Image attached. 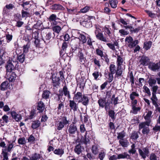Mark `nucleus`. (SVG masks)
I'll list each match as a JSON object with an SVG mask.
<instances>
[{
    "instance_id": "40",
    "label": "nucleus",
    "mask_w": 160,
    "mask_h": 160,
    "mask_svg": "<svg viewBox=\"0 0 160 160\" xmlns=\"http://www.w3.org/2000/svg\"><path fill=\"white\" fill-rule=\"evenodd\" d=\"M109 71L110 72L109 73L114 74L116 72V67L113 64H111L109 67Z\"/></svg>"
},
{
    "instance_id": "38",
    "label": "nucleus",
    "mask_w": 160,
    "mask_h": 160,
    "mask_svg": "<svg viewBox=\"0 0 160 160\" xmlns=\"http://www.w3.org/2000/svg\"><path fill=\"white\" fill-rule=\"evenodd\" d=\"M31 44L26 43L23 46V53H27L29 51V48H30Z\"/></svg>"
},
{
    "instance_id": "17",
    "label": "nucleus",
    "mask_w": 160,
    "mask_h": 160,
    "mask_svg": "<svg viewBox=\"0 0 160 160\" xmlns=\"http://www.w3.org/2000/svg\"><path fill=\"white\" fill-rule=\"evenodd\" d=\"M52 34H54V33H52L50 32H49L46 34V36L43 39L45 43H48L49 42V40L52 36Z\"/></svg>"
},
{
    "instance_id": "41",
    "label": "nucleus",
    "mask_w": 160,
    "mask_h": 160,
    "mask_svg": "<svg viewBox=\"0 0 160 160\" xmlns=\"http://www.w3.org/2000/svg\"><path fill=\"white\" fill-rule=\"evenodd\" d=\"M2 154L3 156V159L2 160H8V153L6 152V149H2Z\"/></svg>"
},
{
    "instance_id": "22",
    "label": "nucleus",
    "mask_w": 160,
    "mask_h": 160,
    "mask_svg": "<svg viewBox=\"0 0 160 160\" xmlns=\"http://www.w3.org/2000/svg\"><path fill=\"white\" fill-rule=\"evenodd\" d=\"M51 9L53 10H63L64 9L63 7L59 4H54L51 7Z\"/></svg>"
},
{
    "instance_id": "56",
    "label": "nucleus",
    "mask_w": 160,
    "mask_h": 160,
    "mask_svg": "<svg viewBox=\"0 0 160 160\" xmlns=\"http://www.w3.org/2000/svg\"><path fill=\"white\" fill-rule=\"evenodd\" d=\"M104 31L106 34L109 37H110L111 36V33L110 31L111 28H108L106 27H105L104 28Z\"/></svg>"
},
{
    "instance_id": "48",
    "label": "nucleus",
    "mask_w": 160,
    "mask_h": 160,
    "mask_svg": "<svg viewBox=\"0 0 160 160\" xmlns=\"http://www.w3.org/2000/svg\"><path fill=\"white\" fill-rule=\"evenodd\" d=\"M115 112L113 110H110L108 112V116L113 121L115 119Z\"/></svg>"
},
{
    "instance_id": "18",
    "label": "nucleus",
    "mask_w": 160,
    "mask_h": 160,
    "mask_svg": "<svg viewBox=\"0 0 160 160\" xmlns=\"http://www.w3.org/2000/svg\"><path fill=\"white\" fill-rule=\"evenodd\" d=\"M8 78L9 82H12L14 81L16 78V73L14 72H9L8 74Z\"/></svg>"
},
{
    "instance_id": "20",
    "label": "nucleus",
    "mask_w": 160,
    "mask_h": 160,
    "mask_svg": "<svg viewBox=\"0 0 160 160\" xmlns=\"http://www.w3.org/2000/svg\"><path fill=\"white\" fill-rule=\"evenodd\" d=\"M122 72L123 70L121 68V66H117L115 72V77L118 78L119 77L121 76Z\"/></svg>"
},
{
    "instance_id": "13",
    "label": "nucleus",
    "mask_w": 160,
    "mask_h": 160,
    "mask_svg": "<svg viewBox=\"0 0 160 160\" xmlns=\"http://www.w3.org/2000/svg\"><path fill=\"white\" fill-rule=\"evenodd\" d=\"M118 155V159H131V157L126 152L119 154Z\"/></svg>"
},
{
    "instance_id": "31",
    "label": "nucleus",
    "mask_w": 160,
    "mask_h": 160,
    "mask_svg": "<svg viewBox=\"0 0 160 160\" xmlns=\"http://www.w3.org/2000/svg\"><path fill=\"white\" fill-rule=\"evenodd\" d=\"M117 66H121V65L122 64L123 61V59L120 55L117 54Z\"/></svg>"
},
{
    "instance_id": "59",
    "label": "nucleus",
    "mask_w": 160,
    "mask_h": 160,
    "mask_svg": "<svg viewBox=\"0 0 160 160\" xmlns=\"http://www.w3.org/2000/svg\"><path fill=\"white\" fill-rule=\"evenodd\" d=\"M15 141H13L12 143L8 144V146L7 148L5 149H6V151H7L8 152H10L11 151V150L13 147L14 145L13 143Z\"/></svg>"
},
{
    "instance_id": "21",
    "label": "nucleus",
    "mask_w": 160,
    "mask_h": 160,
    "mask_svg": "<svg viewBox=\"0 0 160 160\" xmlns=\"http://www.w3.org/2000/svg\"><path fill=\"white\" fill-rule=\"evenodd\" d=\"M107 45L108 47L113 51L116 50L115 46H118V42L116 41H115L113 43H107Z\"/></svg>"
},
{
    "instance_id": "6",
    "label": "nucleus",
    "mask_w": 160,
    "mask_h": 160,
    "mask_svg": "<svg viewBox=\"0 0 160 160\" xmlns=\"http://www.w3.org/2000/svg\"><path fill=\"white\" fill-rule=\"evenodd\" d=\"M77 56L80 63L81 64H84L86 61V55L81 50L78 52Z\"/></svg>"
},
{
    "instance_id": "29",
    "label": "nucleus",
    "mask_w": 160,
    "mask_h": 160,
    "mask_svg": "<svg viewBox=\"0 0 160 160\" xmlns=\"http://www.w3.org/2000/svg\"><path fill=\"white\" fill-rule=\"evenodd\" d=\"M80 102H82V104L86 106L87 105L89 102L88 97L85 95H83Z\"/></svg>"
},
{
    "instance_id": "7",
    "label": "nucleus",
    "mask_w": 160,
    "mask_h": 160,
    "mask_svg": "<svg viewBox=\"0 0 160 160\" xmlns=\"http://www.w3.org/2000/svg\"><path fill=\"white\" fill-rule=\"evenodd\" d=\"M149 68L153 71H158L160 70V62L155 63L151 62L148 66Z\"/></svg>"
},
{
    "instance_id": "55",
    "label": "nucleus",
    "mask_w": 160,
    "mask_h": 160,
    "mask_svg": "<svg viewBox=\"0 0 160 160\" xmlns=\"http://www.w3.org/2000/svg\"><path fill=\"white\" fill-rule=\"evenodd\" d=\"M18 143L19 144L24 145L26 143V141L24 138H20L18 140Z\"/></svg>"
},
{
    "instance_id": "26",
    "label": "nucleus",
    "mask_w": 160,
    "mask_h": 160,
    "mask_svg": "<svg viewBox=\"0 0 160 160\" xmlns=\"http://www.w3.org/2000/svg\"><path fill=\"white\" fill-rule=\"evenodd\" d=\"M31 160H38L42 158V156L37 153L32 154L30 157Z\"/></svg>"
},
{
    "instance_id": "10",
    "label": "nucleus",
    "mask_w": 160,
    "mask_h": 160,
    "mask_svg": "<svg viewBox=\"0 0 160 160\" xmlns=\"http://www.w3.org/2000/svg\"><path fill=\"white\" fill-rule=\"evenodd\" d=\"M77 131L78 130L76 126L74 124H71L69 126L68 129V132L69 133V136H70L75 134L76 132H77Z\"/></svg>"
},
{
    "instance_id": "14",
    "label": "nucleus",
    "mask_w": 160,
    "mask_h": 160,
    "mask_svg": "<svg viewBox=\"0 0 160 160\" xmlns=\"http://www.w3.org/2000/svg\"><path fill=\"white\" fill-rule=\"evenodd\" d=\"M52 83L54 87L59 86L60 84V79L59 77H57L55 75H52Z\"/></svg>"
},
{
    "instance_id": "58",
    "label": "nucleus",
    "mask_w": 160,
    "mask_h": 160,
    "mask_svg": "<svg viewBox=\"0 0 160 160\" xmlns=\"http://www.w3.org/2000/svg\"><path fill=\"white\" fill-rule=\"evenodd\" d=\"M101 72H99L98 71H95L92 74V76H93L94 79L96 80H97V79L100 75H101Z\"/></svg>"
},
{
    "instance_id": "64",
    "label": "nucleus",
    "mask_w": 160,
    "mask_h": 160,
    "mask_svg": "<svg viewBox=\"0 0 160 160\" xmlns=\"http://www.w3.org/2000/svg\"><path fill=\"white\" fill-rule=\"evenodd\" d=\"M105 156V153L103 151H102L99 153L98 157L100 160H103Z\"/></svg>"
},
{
    "instance_id": "44",
    "label": "nucleus",
    "mask_w": 160,
    "mask_h": 160,
    "mask_svg": "<svg viewBox=\"0 0 160 160\" xmlns=\"http://www.w3.org/2000/svg\"><path fill=\"white\" fill-rule=\"evenodd\" d=\"M120 144L123 147H126L128 144V141L125 140H121L119 141Z\"/></svg>"
},
{
    "instance_id": "19",
    "label": "nucleus",
    "mask_w": 160,
    "mask_h": 160,
    "mask_svg": "<svg viewBox=\"0 0 160 160\" xmlns=\"http://www.w3.org/2000/svg\"><path fill=\"white\" fill-rule=\"evenodd\" d=\"M152 97L151 98V99L152 101V104L155 107H157L158 105L157 103L158 99L156 97V93H152Z\"/></svg>"
},
{
    "instance_id": "37",
    "label": "nucleus",
    "mask_w": 160,
    "mask_h": 160,
    "mask_svg": "<svg viewBox=\"0 0 160 160\" xmlns=\"http://www.w3.org/2000/svg\"><path fill=\"white\" fill-rule=\"evenodd\" d=\"M40 125V123L39 121H33L32 124V128L33 129H35L38 127Z\"/></svg>"
},
{
    "instance_id": "3",
    "label": "nucleus",
    "mask_w": 160,
    "mask_h": 160,
    "mask_svg": "<svg viewBox=\"0 0 160 160\" xmlns=\"http://www.w3.org/2000/svg\"><path fill=\"white\" fill-rule=\"evenodd\" d=\"M101 30L98 27H96V30L94 33L96 35V38L98 40L107 42H108L107 38L104 37L102 33L101 32Z\"/></svg>"
},
{
    "instance_id": "52",
    "label": "nucleus",
    "mask_w": 160,
    "mask_h": 160,
    "mask_svg": "<svg viewBox=\"0 0 160 160\" xmlns=\"http://www.w3.org/2000/svg\"><path fill=\"white\" fill-rule=\"evenodd\" d=\"M138 93L135 92H133L130 95V98L131 100H133L135 98V97H138Z\"/></svg>"
},
{
    "instance_id": "57",
    "label": "nucleus",
    "mask_w": 160,
    "mask_h": 160,
    "mask_svg": "<svg viewBox=\"0 0 160 160\" xmlns=\"http://www.w3.org/2000/svg\"><path fill=\"white\" fill-rule=\"evenodd\" d=\"M90 9V7L88 6H86L84 8H81L80 10V12L85 13L88 12Z\"/></svg>"
},
{
    "instance_id": "11",
    "label": "nucleus",
    "mask_w": 160,
    "mask_h": 160,
    "mask_svg": "<svg viewBox=\"0 0 160 160\" xmlns=\"http://www.w3.org/2000/svg\"><path fill=\"white\" fill-rule=\"evenodd\" d=\"M76 36L79 37V39L83 43H86L87 39L86 37L83 34L80 33L77 30L75 31Z\"/></svg>"
},
{
    "instance_id": "49",
    "label": "nucleus",
    "mask_w": 160,
    "mask_h": 160,
    "mask_svg": "<svg viewBox=\"0 0 160 160\" xmlns=\"http://www.w3.org/2000/svg\"><path fill=\"white\" fill-rule=\"evenodd\" d=\"M156 82V79H155L152 78H150L148 81L149 85L151 87H152L153 85L155 84Z\"/></svg>"
},
{
    "instance_id": "47",
    "label": "nucleus",
    "mask_w": 160,
    "mask_h": 160,
    "mask_svg": "<svg viewBox=\"0 0 160 160\" xmlns=\"http://www.w3.org/2000/svg\"><path fill=\"white\" fill-rule=\"evenodd\" d=\"M138 43V40H135L134 41H132L131 43H129L128 46L130 48H132L135 47L136 45Z\"/></svg>"
},
{
    "instance_id": "28",
    "label": "nucleus",
    "mask_w": 160,
    "mask_h": 160,
    "mask_svg": "<svg viewBox=\"0 0 160 160\" xmlns=\"http://www.w3.org/2000/svg\"><path fill=\"white\" fill-rule=\"evenodd\" d=\"M56 95L57 96L56 97H55V99H56V100L59 102H62V101L64 102L65 100V99H62V96L63 95V94L62 92L60 93L59 94H56Z\"/></svg>"
},
{
    "instance_id": "4",
    "label": "nucleus",
    "mask_w": 160,
    "mask_h": 160,
    "mask_svg": "<svg viewBox=\"0 0 160 160\" xmlns=\"http://www.w3.org/2000/svg\"><path fill=\"white\" fill-rule=\"evenodd\" d=\"M98 103L100 107L104 108L106 111L110 108V101H106L105 98H100L98 101Z\"/></svg>"
},
{
    "instance_id": "51",
    "label": "nucleus",
    "mask_w": 160,
    "mask_h": 160,
    "mask_svg": "<svg viewBox=\"0 0 160 160\" xmlns=\"http://www.w3.org/2000/svg\"><path fill=\"white\" fill-rule=\"evenodd\" d=\"M52 30L54 32L59 33L61 30V28L59 26H55L52 27Z\"/></svg>"
},
{
    "instance_id": "25",
    "label": "nucleus",
    "mask_w": 160,
    "mask_h": 160,
    "mask_svg": "<svg viewBox=\"0 0 160 160\" xmlns=\"http://www.w3.org/2000/svg\"><path fill=\"white\" fill-rule=\"evenodd\" d=\"M54 153L56 155L60 156V157L64 154V149L62 148H58L55 149L53 151Z\"/></svg>"
},
{
    "instance_id": "63",
    "label": "nucleus",
    "mask_w": 160,
    "mask_h": 160,
    "mask_svg": "<svg viewBox=\"0 0 160 160\" xmlns=\"http://www.w3.org/2000/svg\"><path fill=\"white\" fill-rule=\"evenodd\" d=\"M119 32L120 33L121 35H127L129 34L128 31H126L123 29L120 30Z\"/></svg>"
},
{
    "instance_id": "53",
    "label": "nucleus",
    "mask_w": 160,
    "mask_h": 160,
    "mask_svg": "<svg viewBox=\"0 0 160 160\" xmlns=\"http://www.w3.org/2000/svg\"><path fill=\"white\" fill-rule=\"evenodd\" d=\"M60 120L61 121H60L62 122V123L64 125H66L68 124L69 123V121L68 120H67V118L66 117L63 116L62 117Z\"/></svg>"
},
{
    "instance_id": "33",
    "label": "nucleus",
    "mask_w": 160,
    "mask_h": 160,
    "mask_svg": "<svg viewBox=\"0 0 160 160\" xmlns=\"http://www.w3.org/2000/svg\"><path fill=\"white\" fill-rule=\"evenodd\" d=\"M152 44V42L151 41L146 42H144L143 48L147 50L149 49L151 47Z\"/></svg>"
},
{
    "instance_id": "2",
    "label": "nucleus",
    "mask_w": 160,
    "mask_h": 160,
    "mask_svg": "<svg viewBox=\"0 0 160 160\" xmlns=\"http://www.w3.org/2000/svg\"><path fill=\"white\" fill-rule=\"evenodd\" d=\"M17 61L11 58L9 59L7 63L6 66V70L7 72V74L8 72H12L15 69V66L17 64Z\"/></svg>"
},
{
    "instance_id": "35",
    "label": "nucleus",
    "mask_w": 160,
    "mask_h": 160,
    "mask_svg": "<svg viewBox=\"0 0 160 160\" xmlns=\"http://www.w3.org/2000/svg\"><path fill=\"white\" fill-rule=\"evenodd\" d=\"M141 108L140 107H136V106H133L132 107V110L130 112L134 114H137L138 111L141 110Z\"/></svg>"
},
{
    "instance_id": "8",
    "label": "nucleus",
    "mask_w": 160,
    "mask_h": 160,
    "mask_svg": "<svg viewBox=\"0 0 160 160\" xmlns=\"http://www.w3.org/2000/svg\"><path fill=\"white\" fill-rule=\"evenodd\" d=\"M150 62V59L149 58L144 55L142 56L139 60L140 65L143 66H147L149 64Z\"/></svg>"
},
{
    "instance_id": "54",
    "label": "nucleus",
    "mask_w": 160,
    "mask_h": 160,
    "mask_svg": "<svg viewBox=\"0 0 160 160\" xmlns=\"http://www.w3.org/2000/svg\"><path fill=\"white\" fill-rule=\"evenodd\" d=\"M129 77L130 78V81L131 83V85H133L134 83V77L133 76V73L132 72H131L129 74Z\"/></svg>"
},
{
    "instance_id": "34",
    "label": "nucleus",
    "mask_w": 160,
    "mask_h": 160,
    "mask_svg": "<svg viewBox=\"0 0 160 160\" xmlns=\"http://www.w3.org/2000/svg\"><path fill=\"white\" fill-rule=\"evenodd\" d=\"M65 125L62 123V122L58 121L55 124V126L57 128V129L58 130H62L64 127Z\"/></svg>"
},
{
    "instance_id": "39",
    "label": "nucleus",
    "mask_w": 160,
    "mask_h": 160,
    "mask_svg": "<svg viewBox=\"0 0 160 160\" xmlns=\"http://www.w3.org/2000/svg\"><path fill=\"white\" fill-rule=\"evenodd\" d=\"M92 153L94 155L97 154L98 152V146L96 145H92Z\"/></svg>"
},
{
    "instance_id": "45",
    "label": "nucleus",
    "mask_w": 160,
    "mask_h": 160,
    "mask_svg": "<svg viewBox=\"0 0 160 160\" xmlns=\"http://www.w3.org/2000/svg\"><path fill=\"white\" fill-rule=\"evenodd\" d=\"M117 138L118 139L122 140L123 138L125 136L126 133L124 131L122 132L117 133Z\"/></svg>"
},
{
    "instance_id": "42",
    "label": "nucleus",
    "mask_w": 160,
    "mask_h": 160,
    "mask_svg": "<svg viewBox=\"0 0 160 160\" xmlns=\"http://www.w3.org/2000/svg\"><path fill=\"white\" fill-rule=\"evenodd\" d=\"M152 114V112L151 111H149L148 112L146 116L144 117L145 119L147 120L146 121H150V123L151 122V120L150 119V118L151 117Z\"/></svg>"
},
{
    "instance_id": "16",
    "label": "nucleus",
    "mask_w": 160,
    "mask_h": 160,
    "mask_svg": "<svg viewBox=\"0 0 160 160\" xmlns=\"http://www.w3.org/2000/svg\"><path fill=\"white\" fill-rule=\"evenodd\" d=\"M45 106L44 103L42 101L39 102L37 105V109L39 111V112H43L45 109Z\"/></svg>"
},
{
    "instance_id": "62",
    "label": "nucleus",
    "mask_w": 160,
    "mask_h": 160,
    "mask_svg": "<svg viewBox=\"0 0 160 160\" xmlns=\"http://www.w3.org/2000/svg\"><path fill=\"white\" fill-rule=\"evenodd\" d=\"M96 51L97 55L100 56L101 58L103 57V52L101 50L97 48L96 49Z\"/></svg>"
},
{
    "instance_id": "43",
    "label": "nucleus",
    "mask_w": 160,
    "mask_h": 160,
    "mask_svg": "<svg viewBox=\"0 0 160 160\" xmlns=\"http://www.w3.org/2000/svg\"><path fill=\"white\" fill-rule=\"evenodd\" d=\"M110 5L112 8H115L117 6L118 2L116 0H109Z\"/></svg>"
},
{
    "instance_id": "15",
    "label": "nucleus",
    "mask_w": 160,
    "mask_h": 160,
    "mask_svg": "<svg viewBox=\"0 0 160 160\" xmlns=\"http://www.w3.org/2000/svg\"><path fill=\"white\" fill-rule=\"evenodd\" d=\"M90 131H87L86 132L83 141L84 144H86L87 143H90V139H91L90 137Z\"/></svg>"
},
{
    "instance_id": "23",
    "label": "nucleus",
    "mask_w": 160,
    "mask_h": 160,
    "mask_svg": "<svg viewBox=\"0 0 160 160\" xmlns=\"http://www.w3.org/2000/svg\"><path fill=\"white\" fill-rule=\"evenodd\" d=\"M11 114L12 117L17 121H18L21 119L22 117L20 115L17 114L14 112H12L11 113Z\"/></svg>"
},
{
    "instance_id": "27",
    "label": "nucleus",
    "mask_w": 160,
    "mask_h": 160,
    "mask_svg": "<svg viewBox=\"0 0 160 160\" xmlns=\"http://www.w3.org/2000/svg\"><path fill=\"white\" fill-rule=\"evenodd\" d=\"M82 97V95L80 92H78L75 94L74 96L73 99L78 101V102H80Z\"/></svg>"
},
{
    "instance_id": "36",
    "label": "nucleus",
    "mask_w": 160,
    "mask_h": 160,
    "mask_svg": "<svg viewBox=\"0 0 160 160\" xmlns=\"http://www.w3.org/2000/svg\"><path fill=\"white\" fill-rule=\"evenodd\" d=\"M139 137L138 132L133 131L131 133L130 138L133 140H136Z\"/></svg>"
},
{
    "instance_id": "50",
    "label": "nucleus",
    "mask_w": 160,
    "mask_h": 160,
    "mask_svg": "<svg viewBox=\"0 0 160 160\" xmlns=\"http://www.w3.org/2000/svg\"><path fill=\"white\" fill-rule=\"evenodd\" d=\"M25 55L24 53H23L18 56V59L20 62L22 63L25 60Z\"/></svg>"
},
{
    "instance_id": "60",
    "label": "nucleus",
    "mask_w": 160,
    "mask_h": 160,
    "mask_svg": "<svg viewBox=\"0 0 160 160\" xmlns=\"http://www.w3.org/2000/svg\"><path fill=\"white\" fill-rule=\"evenodd\" d=\"M145 12L148 14V16L151 18H153L155 17V14L153 13L152 12L148 10H145Z\"/></svg>"
},
{
    "instance_id": "32",
    "label": "nucleus",
    "mask_w": 160,
    "mask_h": 160,
    "mask_svg": "<svg viewBox=\"0 0 160 160\" xmlns=\"http://www.w3.org/2000/svg\"><path fill=\"white\" fill-rule=\"evenodd\" d=\"M58 18L57 17V16L54 14H51L48 18L49 21L50 22H52L54 24V22H55V24H56V20L58 19Z\"/></svg>"
},
{
    "instance_id": "24",
    "label": "nucleus",
    "mask_w": 160,
    "mask_h": 160,
    "mask_svg": "<svg viewBox=\"0 0 160 160\" xmlns=\"http://www.w3.org/2000/svg\"><path fill=\"white\" fill-rule=\"evenodd\" d=\"M9 86V83L8 81L2 82L0 85V89L2 91L6 90Z\"/></svg>"
},
{
    "instance_id": "9",
    "label": "nucleus",
    "mask_w": 160,
    "mask_h": 160,
    "mask_svg": "<svg viewBox=\"0 0 160 160\" xmlns=\"http://www.w3.org/2000/svg\"><path fill=\"white\" fill-rule=\"evenodd\" d=\"M69 106L70 108V110H72L74 112L77 111L78 108V105L77 104L74 100H69Z\"/></svg>"
},
{
    "instance_id": "46",
    "label": "nucleus",
    "mask_w": 160,
    "mask_h": 160,
    "mask_svg": "<svg viewBox=\"0 0 160 160\" xmlns=\"http://www.w3.org/2000/svg\"><path fill=\"white\" fill-rule=\"evenodd\" d=\"M50 94V92L48 90L43 91L42 96L43 98L47 99L48 98Z\"/></svg>"
},
{
    "instance_id": "30",
    "label": "nucleus",
    "mask_w": 160,
    "mask_h": 160,
    "mask_svg": "<svg viewBox=\"0 0 160 160\" xmlns=\"http://www.w3.org/2000/svg\"><path fill=\"white\" fill-rule=\"evenodd\" d=\"M82 148L80 144L77 145L75 147L74 151L77 154H80L82 152Z\"/></svg>"
},
{
    "instance_id": "5",
    "label": "nucleus",
    "mask_w": 160,
    "mask_h": 160,
    "mask_svg": "<svg viewBox=\"0 0 160 160\" xmlns=\"http://www.w3.org/2000/svg\"><path fill=\"white\" fill-rule=\"evenodd\" d=\"M138 151L140 156L144 159L149 156L150 152L148 147L139 148Z\"/></svg>"
},
{
    "instance_id": "61",
    "label": "nucleus",
    "mask_w": 160,
    "mask_h": 160,
    "mask_svg": "<svg viewBox=\"0 0 160 160\" xmlns=\"http://www.w3.org/2000/svg\"><path fill=\"white\" fill-rule=\"evenodd\" d=\"M22 20L21 15L20 14H17L14 15V20L16 22L20 21Z\"/></svg>"
},
{
    "instance_id": "1",
    "label": "nucleus",
    "mask_w": 160,
    "mask_h": 160,
    "mask_svg": "<svg viewBox=\"0 0 160 160\" xmlns=\"http://www.w3.org/2000/svg\"><path fill=\"white\" fill-rule=\"evenodd\" d=\"M149 121H146L145 122L140 123L138 126L139 130L142 129V133L143 134L148 135L149 132L150 130L148 127L150 125Z\"/></svg>"
},
{
    "instance_id": "12",
    "label": "nucleus",
    "mask_w": 160,
    "mask_h": 160,
    "mask_svg": "<svg viewBox=\"0 0 160 160\" xmlns=\"http://www.w3.org/2000/svg\"><path fill=\"white\" fill-rule=\"evenodd\" d=\"M61 92H62L63 95L64 94L65 96L67 97L68 99L71 98L70 92L66 85L64 86L63 87L62 90Z\"/></svg>"
}]
</instances>
